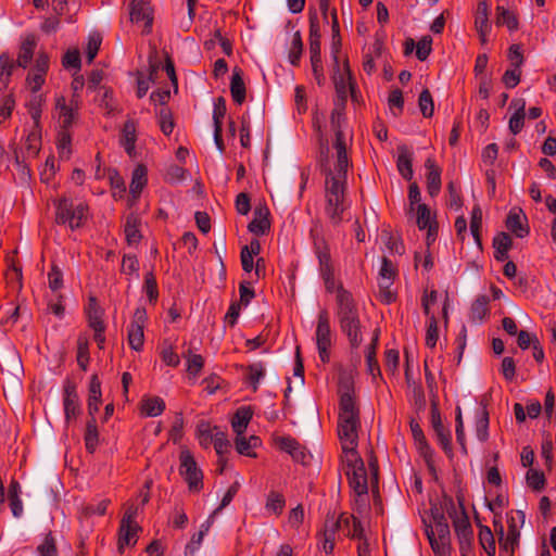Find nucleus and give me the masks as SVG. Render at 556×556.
<instances>
[{
	"label": "nucleus",
	"instance_id": "f257e3e1",
	"mask_svg": "<svg viewBox=\"0 0 556 556\" xmlns=\"http://www.w3.org/2000/svg\"><path fill=\"white\" fill-rule=\"evenodd\" d=\"M344 115L339 109H334L330 115L331 127L336 134L334 149L337 151L336 175L332 174L328 164V140L324 137L320 125L314 122V126L319 136L320 159L319 164L321 172L326 175V206L325 213L330 223L334 226L339 225L343 219L344 206V184L349 167V157L346 153V144L342 131V123Z\"/></svg>",
	"mask_w": 556,
	"mask_h": 556
},
{
	"label": "nucleus",
	"instance_id": "f03ea898",
	"mask_svg": "<svg viewBox=\"0 0 556 556\" xmlns=\"http://www.w3.org/2000/svg\"><path fill=\"white\" fill-rule=\"evenodd\" d=\"M361 428L359 407L357 405L353 387L345 383L340 388L338 437L342 448L341 456L353 459L358 454V430Z\"/></svg>",
	"mask_w": 556,
	"mask_h": 556
},
{
	"label": "nucleus",
	"instance_id": "7ed1b4c3",
	"mask_svg": "<svg viewBox=\"0 0 556 556\" xmlns=\"http://www.w3.org/2000/svg\"><path fill=\"white\" fill-rule=\"evenodd\" d=\"M337 318L340 330L348 337L350 346L357 349L363 342L358 308L352 293L340 288L337 305Z\"/></svg>",
	"mask_w": 556,
	"mask_h": 556
},
{
	"label": "nucleus",
	"instance_id": "20e7f679",
	"mask_svg": "<svg viewBox=\"0 0 556 556\" xmlns=\"http://www.w3.org/2000/svg\"><path fill=\"white\" fill-rule=\"evenodd\" d=\"M432 525H426V535L435 556H450L451 531L442 506L438 502L431 503Z\"/></svg>",
	"mask_w": 556,
	"mask_h": 556
},
{
	"label": "nucleus",
	"instance_id": "39448f33",
	"mask_svg": "<svg viewBox=\"0 0 556 556\" xmlns=\"http://www.w3.org/2000/svg\"><path fill=\"white\" fill-rule=\"evenodd\" d=\"M55 223L66 225L72 230L81 228L88 219L89 206L84 201H74L72 198L61 197L54 202Z\"/></svg>",
	"mask_w": 556,
	"mask_h": 556
},
{
	"label": "nucleus",
	"instance_id": "423d86ee",
	"mask_svg": "<svg viewBox=\"0 0 556 556\" xmlns=\"http://www.w3.org/2000/svg\"><path fill=\"white\" fill-rule=\"evenodd\" d=\"M311 235L313 236L314 253L318 260V270L325 289L328 293L336 292V301L338 302L339 290L344 287L341 282L336 281L329 244L324 237L314 236L313 231H311Z\"/></svg>",
	"mask_w": 556,
	"mask_h": 556
},
{
	"label": "nucleus",
	"instance_id": "0eeeda50",
	"mask_svg": "<svg viewBox=\"0 0 556 556\" xmlns=\"http://www.w3.org/2000/svg\"><path fill=\"white\" fill-rule=\"evenodd\" d=\"M354 458L351 457L350 462V455L341 456V468L344 470L349 485L354 493L358 496L367 495L368 482L364 460L359 454H355Z\"/></svg>",
	"mask_w": 556,
	"mask_h": 556
},
{
	"label": "nucleus",
	"instance_id": "6e6552de",
	"mask_svg": "<svg viewBox=\"0 0 556 556\" xmlns=\"http://www.w3.org/2000/svg\"><path fill=\"white\" fill-rule=\"evenodd\" d=\"M179 473L188 484L189 491L199 493L203 489V472L198 467L197 462L188 450H182L179 454Z\"/></svg>",
	"mask_w": 556,
	"mask_h": 556
},
{
	"label": "nucleus",
	"instance_id": "1a4fd4ad",
	"mask_svg": "<svg viewBox=\"0 0 556 556\" xmlns=\"http://www.w3.org/2000/svg\"><path fill=\"white\" fill-rule=\"evenodd\" d=\"M315 339L320 361L324 364L329 363L330 348L332 345V331L327 309H321L318 313Z\"/></svg>",
	"mask_w": 556,
	"mask_h": 556
},
{
	"label": "nucleus",
	"instance_id": "9d476101",
	"mask_svg": "<svg viewBox=\"0 0 556 556\" xmlns=\"http://www.w3.org/2000/svg\"><path fill=\"white\" fill-rule=\"evenodd\" d=\"M457 501L460 507V517L453 520L455 533L459 541V548L463 556L470 551L473 541V531L464 507V498L458 495Z\"/></svg>",
	"mask_w": 556,
	"mask_h": 556
},
{
	"label": "nucleus",
	"instance_id": "9b49d317",
	"mask_svg": "<svg viewBox=\"0 0 556 556\" xmlns=\"http://www.w3.org/2000/svg\"><path fill=\"white\" fill-rule=\"evenodd\" d=\"M63 408L66 424L72 422L81 414L77 386L71 379H66L63 383Z\"/></svg>",
	"mask_w": 556,
	"mask_h": 556
},
{
	"label": "nucleus",
	"instance_id": "f8f14e48",
	"mask_svg": "<svg viewBox=\"0 0 556 556\" xmlns=\"http://www.w3.org/2000/svg\"><path fill=\"white\" fill-rule=\"evenodd\" d=\"M147 321V311L144 307H137L132 320L128 328V343L129 346L139 352L144 344L143 328Z\"/></svg>",
	"mask_w": 556,
	"mask_h": 556
},
{
	"label": "nucleus",
	"instance_id": "ddd939ff",
	"mask_svg": "<svg viewBox=\"0 0 556 556\" xmlns=\"http://www.w3.org/2000/svg\"><path fill=\"white\" fill-rule=\"evenodd\" d=\"M494 528L498 529V544L501 556H514L516 547L519 545L520 532L517 530L514 520L508 525L507 533L501 521L494 520Z\"/></svg>",
	"mask_w": 556,
	"mask_h": 556
},
{
	"label": "nucleus",
	"instance_id": "4468645a",
	"mask_svg": "<svg viewBox=\"0 0 556 556\" xmlns=\"http://www.w3.org/2000/svg\"><path fill=\"white\" fill-rule=\"evenodd\" d=\"M332 79L337 94L342 100L346 99L348 90H350L352 94L354 93L355 86L352 83V74L348 60L344 61L343 70H341L339 62L333 64Z\"/></svg>",
	"mask_w": 556,
	"mask_h": 556
},
{
	"label": "nucleus",
	"instance_id": "2eb2a0df",
	"mask_svg": "<svg viewBox=\"0 0 556 556\" xmlns=\"http://www.w3.org/2000/svg\"><path fill=\"white\" fill-rule=\"evenodd\" d=\"M506 227L517 238H525L529 235L528 218L520 207H513L506 217Z\"/></svg>",
	"mask_w": 556,
	"mask_h": 556
},
{
	"label": "nucleus",
	"instance_id": "dca6fc26",
	"mask_svg": "<svg viewBox=\"0 0 556 556\" xmlns=\"http://www.w3.org/2000/svg\"><path fill=\"white\" fill-rule=\"evenodd\" d=\"M130 21L132 23L144 22L146 33H150L153 23L152 10L147 0H131Z\"/></svg>",
	"mask_w": 556,
	"mask_h": 556
},
{
	"label": "nucleus",
	"instance_id": "f3484780",
	"mask_svg": "<svg viewBox=\"0 0 556 556\" xmlns=\"http://www.w3.org/2000/svg\"><path fill=\"white\" fill-rule=\"evenodd\" d=\"M279 448L291 455L293 460L306 465L309 462L311 455L303 447L299 441L291 437H283L278 440Z\"/></svg>",
	"mask_w": 556,
	"mask_h": 556
},
{
	"label": "nucleus",
	"instance_id": "a211bd4d",
	"mask_svg": "<svg viewBox=\"0 0 556 556\" xmlns=\"http://www.w3.org/2000/svg\"><path fill=\"white\" fill-rule=\"evenodd\" d=\"M425 167L427 170V174H426L427 191L430 197L434 198L440 193V190H441L442 170L437 165L435 160L431 156L427 157V160L425 161Z\"/></svg>",
	"mask_w": 556,
	"mask_h": 556
},
{
	"label": "nucleus",
	"instance_id": "6ab92c4d",
	"mask_svg": "<svg viewBox=\"0 0 556 556\" xmlns=\"http://www.w3.org/2000/svg\"><path fill=\"white\" fill-rule=\"evenodd\" d=\"M475 26L479 34L481 43L485 45L491 31V24L489 22V4L485 0L480 1L477 5Z\"/></svg>",
	"mask_w": 556,
	"mask_h": 556
},
{
	"label": "nucleus",
	"instance_id": "aec40b11",
	"mask_svg": "<svg viewBox=\"0 0 556 556\" xmlns=\"http://www.w3.org/2000/svg\"><path fill=\"white\" fill-rule=\"evenodd\" d=\"M432 427L437 435L438 443L441 445L444 453L450 458L453 457L451 431L443 426L440 414L437 412L432 413Z\"/></svg>",
	"mask_w": 556,
	"mask_h": 556
},
{
	"label": "nucleus",
	"instance_id": "412c9836",
	"mask_svg": "<svg viewBox=\"0 0 556 556\" xmlns=\"http://www.w3.org/2000/svg\"><path fill=\"white\" fill-rule=\"evenodd\" d=\"M308 22H309V54L311 56L320 55V25L317 12L315 10H309L308 12Z\"/></svg>",
	"mask_w": 556,
	"mask_h": 556
},
{
	"label": "nucleus",
	"instance_id": "4be33fe9",
	"mask_svg": "<svg viewBox=\"0 0 556 556\" xmlns=\"http://www.w3.org/2000/svg\"><path fill=\"white\" fill-rule=\"evenodd\" d=\"M339 518L341 531L344 535L357 540L364 539V528L358 518L348 514H341Z\"/></svg>",
	"mask_w": 556,
	"mask_h": 556
},
{
	"label": "nucleus",
	"instance_id": "5701e85b",
	"mask_svg": "<svg viewBox=\"0 0 556 556\" xmlns=\"http://www.w3.org/2000/svg\"><path fill=\"white\" fill-rule=\"evenodd\" d=\"M397 160L396 167L401 176L405 180H412L414 170H413V152L408 149L407 146L402 144L397 147Z\"/></svg>",
	"mask_w": 556,
	"mask_h": 556
},
{
	"label": "nucleus",
	"instance_id": "b1692460",
	"mask_svg": "<svg viewBox=\"0 0 556 556\" xmlns=\"http://www.w3.org/2000/svg\"><path fill=\"white\" fill-rule=\"evenodd\" d=\"M268 215L267 207H256L254 210V218L248 225L249 231L255 236L265 235L270 228Z\"/></svg>",
	"mask_w": 556,
	"mask_h": 556
},
{
	"label": "nucleus",
	"instance_id": "393cba45",
	"mask_svg": "<svg viewBox=\"0 0 556 556\" xmlns=\"http://www.w3.org/2000/svg\"><path fill=\"white\" fill-rule=\"evenodd\" d=\"M55 106L59 110V123L61 129H68L73 124L78 105L76 106L75 102L72 101L68 105L66 104L64 97H59L56 99Z\"/></svg>",
	"mask_w": 556,
	"mask_h": 556
},
{
	"label": "nucleus",
	"instance_id": "a878e982",
	"mask_svg": "<svg viewBox=\"0 0 556 556\" xmlns=\"http://www.w3.org/2000/svg\"><path fill=\"white\" fill-rule=\"evenodd\" d=\"M230 93L232 100L237 104H242L245 101L247 89L243 80V72L240 67L236 66L232 70L231 81H230Z\"/></svg>",
	"mask_w": 556,
	"mask_h": 556
},
{
	"label": "nucleus",
	"instance_id": "bb28decb",
	"mask_svg": "<svg viewBox=\"0 0 556 556\" xmlns=\"http://www.w3.org/2000/svg\"><path fill=\"white\" fill-rule=\"evenodd\" d=\"M417 226L420 230L428 229L427 240H434L437 236V224L431 223V213L426 204H418L417 206Z\"/></svg>",
	"mask_w": 556,
	"mask_h": 556
},
{
	"label": "nucleus",
	"instance_id": "cd10ccee",
	"mask_svg": "<svg viewBox=\"0 0 556 556\" xmlns=\"http://www.w3.org/2000/svg\"><path fill=\"white\" fill-rule=\"evenodd\" d=\"M37 46V38L34 34L27 35L21 43L17 55V65L26 68L33 60Z\"/></svg>",
	"mask_w": 556,
	"mask_h": 556
},
{
	"label": "nucleus",
	"instance_id": "c85d7f7f",
	"mask_svg": "<svg viewBox=\"0 0 556 556\" xmlns=\"http://www.w3.org/2000/svg\"><path fill=\"white\" fill-rule=\"evenodd\" d=\"M253 417V409L251 406H241L239 407L232 419H231V428L237 435L244 434L248 425L250 424Z\"/></svg>",
	"mask_w": 556,
	"mask_h": 556
},
{
	"label": "nucleus",
	"instance_id": "c756f323",
	"mask_svg": "<svg viewBox=\"0 0 556 556\" xmlns=\"http://www.w3.org/2000/svg\"><path fill=\"white\" fill-rule=\"evenodd\" d=\"M141 528L138 523H129L121 521L118 530V549H123L124 546L132 545L137 542L138 532Z\"/></svg>",
	"mask_w": 556,
	"mask_h": 556
},
{
	"label": "nucleus",
	"instance_id": "7c9ffc66",
	"mask_svg": "<svg viewBox=\"0 0 556 556\" xmlns=\"http://www.w3.org/2000/svg\"><path fill=\"white\" fill-rule=\"evenodd\" d=\"M141 220L138 215L131 213L126 217V222L124 225V232L126 237V241L129 245L137 244L141 240L140 232Z\"/></svg>",
	"mask_w": 556,
	"mask_h": 556
},
{
	"label": "nucleus",
	"instance_id": "2f4dec72",
	"mask_svg": "<svg viewBox=\"0 0 556 556\" xmlns=\"http://www.w3.org/2000/svg\"><path fill=\"white\" fill-rule=\"evenodd\" d=\"M22 488L17 480H11L8 490V500L11 511L15 518H20L23 515V503L21 500Z\"/></svg>",
	"mask_w": 556,
	"mask_h": 556
},
{
	"label": "nucleus",
	"instance_id": "473e14b6",
	"mask_svg": "<svg viewBox=\"0 0 556 556\" xmlns=\"http://www.w3.org/2000/svg\"><path fill=\"white\" fill-rule=\"evenodd\" d=\"M147 173V167L142 164L137 165L132 170L129 192L134 199H137L146 187L148 182Z\"/></svg>",
	"mask_w": 556,
	"mask_h": 556
},
{
	"label": "nucleus",
	"instance_id": "72a5a7b5",
	"mask_svg": "<svg viewBox=\"0 0 556 556\" xmlns=\"http://www.w3.org/2000/svg\"><path fill=\"white\" fill-rule=\"evenodd\" d=\"M136 141V123L132 119H128L125 122L124 127L122 129L121 144L124 147L125 151L130 156L135 152Z\"/></svg>",
	"mask_w": 556,
	"mask_h": 556
},
{
	"label": "nucleus",
	"instance_id": "f704fd0d",
	"mask_svg": "<svg viewBox=\"0 0 556 556\" xmlns=\"http://www.w3.org/2000/svg\"><path fill=\"white\" fill-rule=\"evenodd\" d=\"M85 446L88 453L96 452L99 445V431L96 418H88L86 422V430L84 434Z\"/></svg>",
	"mask_w": 556,
	"mask_h": 556
},
{
	"label": "nucleus",
	"instance_id": "c9c22d12",
	"mask_svg": "<svg viewBox=\"0 0 556 556\" xmlns=\"http://www.w3.org/2000/svg\"><path fill=\"white\" fill-rule=\"evenodd\" d=\"M245 379L252 390L255 392L258 389L261 380L265 377L266 369L262 362L253 363L245 368Z\"/></svg>",
	"mask_w": 556,
	"mask_h": 556
},
{
	"label": "nucleus",
	"instance_id": "e433bc0d",
	"mask_svg": "<svg viewBox=\"0 0 556 556\" xmlns=\"http://www.w3.org/2000/svg\"><path fill=\"white\" fill-rule=\"evenodd\" d=\"M165 410V402L159 396L142 400L141 412L148 417L160 416Z\"/></svg>",
	"mask_w": 556,
	"mask_h": 556
},
{
	"label": "nucleus",
	"instance_id": "4c0bfd02",
	"mask_svg": "<svg viewBox=\"0 0 556 556\" xmlns=\"http://www.w3.org/2000/svg\"><path fill=\"white\" fill-rule=\"evenodd\" d=\"M496 25L506 26L508 30L518 29L519 23L517 16L503 5L496 7Z\"/></svg>",
	"mask_w": 556,
	"mask_h": 556
},
{
	"label": "nucleus",
	"instance_id": "58836bf2",
	"mask_svg": "<svg viewBox=\"0 0 556 556\" xmlns=\"http://www.w3.org/2000/svg\"><path fill=\"white\" fill-rule=\"evenodd\" d=\"M77 364L84 371L88 369L89 357V340L86 334H79L77 338Z\"/></svg>",
	"mask_w": 556,
	"mask_h": 556
},
{
	"label": "nucleus",
	"instance_id": "ea45409f",
	"mask_svg": "<svg viewBox=\"0 0 556 556\" xmlns=\"http://www.w3.org/2000/svg\"><path fill=\"white\" fill-rule=\"evenodd\" d=\"M479 543L488 556H494L496 553L495 539L488 526H479Z\"/></svg>",
	"mask_w": 556,
	"mask_h": 556
},
{
	"label": "nucleus",
	"instance_id": "a19ab883",
	"mask_svg": "<svg viewBox=\"0 0 556 556\" xmlns=\"http://www.w3.org/2000/svg\"><path fill=\"white\" fill-rule=\"evenodd\" d=\"M14 68V62L8 53L0 55V90L8 87L12 72Z\"/></svg>",
	"mask_w": 556,
	"mask_h": 556
},
{
	"label": "nucleus",
	"instance_id": "79ce46f5",
	"mask_svg": "<svg viewBox=\"0 0 556 556\" xmlns=\"http://www.w3.org/2000/svg\"><path fill=\"white\" fill-rule=\"evenodd\" d=\"M72 137L67 129H61L58 135L56 149L61 160H68L72 154Z\"/></svg>",
	"mask_w": 556,
	"mask_h": 556
},
{
	"label": "nucleus",
	"instance_id": "37998d69",
	"mask_svg": "<svg viewBox=\"0 0 556 556\" xmlns=\"http://www.w3.org/2000/svg\"><path fill=\"white\" fill-rule=\"evenodd\" d=\"M286 506L285 496L281 493L270 491L267 495L265 508L268 511L274 513L279 516L282 514L283 508Z\"/></svg>",
	"mask_w": 556,
	"mask_h": 556
},
{
	"label": "nucleus",
	"instance_id": "c03bdc74",
	"mask_svg": "<svg viewBox=\"0 0 556 556\" xmlns=\"http://www.w3.org/2000/svg\"><path fill=\"white\" fill-rule=\"evenodd\" d=\"M214 448L216 454L219 456V463H223V455L229 452L231 444L227 439L226 433L220 431L217 426L214 427Z\"/></svg>",
	"mask_w": 556,
	"mask_h": 556
},
{
	"label": "nucleus",
	"instance_id": "a18cd8bd",
	"mask_svg": "<svg viewBox=\"0 0 556 556\" xmlns=\"http://www.w3.org/2000/svg\"><path fill=\"white\" fill-rule=\"evenodd\" d=\"M489 298L486 295L478 296L471 305L470 314L473 320H482L489 313Z\"/></svg>",
	"mask_w": 556,
	"mask_h": 556
},
{
	"label": "nucleus",
	"instance_id": "49530a36",
	"mask_svg": "<svg viewBox=\"0 0 556 556\" xmlns=\"http://www.w3.org/2000/svg\"><path fill=\"white\" fill-rule=\"evenodd\" d=\"M110 502L111 501L109 498H102L99 502H97L96 504L89 503V504L85 505L84 507H81L80 513L83 516H85L87 518L91 517V516H103L106 513Z\"/></svg>",
	"mask_w": 556,
	"mask_h": 556
},
{
	"label": "nucleus",
	"instance_id": "de8ad7c7",
	"mask_svg": "<svg viewBox=\"0 0 556 556\" xmlns=\"http://www.w3.org/2000/svg\"><path fill=\"white\" fill-rule=\"evenodd\" d=\"M187 175V169L179 165L172 164L166 168L164 173V180L170 185H176L185 180Z\"/></svg>",
	"mask_w": 556,
	"mask_h": 556
},
{
	"label": "nucleus",
	"instance_id": "09e8293b",
	"mask_svg": "<svg viewBox=\"0 0 556 556\" xmlns=\"http://www.w3.org/2000/svg\"><path fill=\"white\" fill-rule=\"evenodd\" d=\"M302 52H303V41H302L301 33L298 30L293 35L291 48H290L289 55H288L289 62L293 66H298L300 64Z\"/></svg>",
	"mask_w": 556,
	"mask_h": 556
},
{
	"label": "nucleus",
	"instance_id": "8fccbe9b",
	"mask_svg": "<svg viewBox=\"0 0 556 556\" xmlns=\"http://www.w3.org/2000/svg\"><path fill=\"white\" fill-rule=\"evenodd\" d=\"M526 481L530 489L535 492L544 490L546 479L543 471L530 469L526 475Z\"/></svg>",
	"mask_w": 556,
	"mask_h": 556
},
{
	"label": "nucleus",
	"instance_id": "3c124183",
	"mask_svg": "<svg viewBox=\"0 0 556 556\" xmlns=\"http://www.w3.org/2000/svg\"><path fill=\"white\" fill-rule=\"evenodd\" d=\"M184 357L187 359L188 374L197 377L204 366V358L200 354L192 353L190 350L184 355Z\"/></svg>",
	"mask_w": 556,
	"mask_h": 556
},
{
	"label": "nucleus",
	"instance_id": "603ef678",
	"mask_svg": "<svg viewBox=\"0 0 556 556\" xmlns=\"http://www.w3.org/2000/svg\"><path fill=\"white\" fill-rule=\"evenodd\" d=\"M418 105L424 117H431L434 112L433 99L428 89H424L418 98Z\"/></svg>",
	"mask_w": 556,
	"mask_h": 556
},
{
	"label": "nucleus",
	"instance_id": "864d4df0",
	"mask_svg": "<svg viewBox=\"0 0 556 556\" xmlns=\"http://www.w3.org/2000/svg\"><path fill=\"white\" fill-rule=\"evenodd\" d=\"M159 65L157 64H151L150 65V74L148 78H144L142 73H137V97L139 99L143 98L148 90H149V80L153 79L154 74L157 71Z\"/></svg>",
	"mask_w": 556,
	"mask_h": 556
},
{
	"label": "nucleus",
	"instance_id": "5fc2aeb1",
	"mask_svg": "<svg viewBox=\"0 0 556 556\" xmlns=\"http://www.w3.org/2000/svg\"><path fill=\"white\" fill-rule=\"evenodd\" d=\"M157 116L162 132L165 136H169L173 132L175 126L170 110L168 108H162L159 111Z\"/></svg>",
	"mask_w": 556,
	"mask_h": 556
},
{
	"label": "nucleus",
	"instance_id": "6e6d98bb",
	"mask_svg": "<svg viewBox=\"0 0 556 556\" xmlns=\"http://www.w3.org/2000/svg\"><path fill=\"white\" fill-rule=\"evenodd\" d=\"M419 455L424 458L429 471L435 472V466L433 460L434 452L429 445L428 441H422L416 444Z\"/></svg>",
	"mask_w": 556,
	"mask_h": 556
},
{
	"label": "nucleus",
	"instance_id": "4d7b16f0",
	"mask_svg": "<svg viewBox=\"0 0 556 556\" xmlns=\"http://www.w3.org/2000/svg\"><path fill=\"white\" fill-rule=\"evenodd\" d=\"M140 264L136 255L125 254L122 262V273L126 275H135L139 278Z\"/></svg>",
	"mask_w": 556,
	"mask_h": 556
},
{
	"label": "nucleus",
	"instance_id": "13d9d810",
	"mask_svg": "<svg viewBox=\"0 0 556 556\" xmlns=\"http://www.w3.org/2000/svg\"><path fill=\"white\" fill-rule=\"evenodd\" d=\"M214 428H211L208 424H201L198 426V439L202 447L208 448L211 443L214 442Z\"/></svg>",
	"mask_w": 556,
	"mask_h": 556
},
{
	"label": "nucleus",
	"instance_id": "bf43d9fd",
	"mask_svg": "<svg viewBox=\"0 0 556 556\" xmlns=\"http://www.w3.org/2000/svg\"><path fill=\"white\" fill-rule=\"evenodd\" d=\"M37 552L40 556H58L55 540L51 532L46 534L42 543L38 545Z\"/></svg>",
	"mask_w": 556,
	"mask_h": 556
},
{
	"label": "nucleus",
	"instance_id": "052dcab7",
	"mask_svg": "<svg viewBox=\"0 0 556 556\" xmlns=\"http://www.w3.org/2000/svg\"><path fill=\"white\" fill-rule=\"evenodd\" d=\"M476 435L481 442H485L489 439V413L486 409L482 410L481 417L477 420Z\"/></svg>",
	"mask_w": 556,
	"mask_h": 556
},
{
	"label": "nucleus",
	"instance_id": "680f3d73",
	"mask_svg": "<svg viewBox=\"0 0 556 556\" xmlns=\"http://www.w3.org/2000/svg\"><path fill=\"white\" fill-rule=\"evenodd\" d=\"M377 350L375 345H368L366 351V364L368 372L375 378L376 376H381V370L379 363L377 361Z\"/></svg>",
	"mask_w": 556,
	"mask_h": 556
},
{
	"label": "nucleus",
	"instance_id": "e2e57ef3",
	"mask_svg": "<svg viewBox=\"0 0 556 556\" xmlns=\"http://www.w3.org/2000/svg\"><path fill=\"white\" fill-rule=\"evenodd\" d=\"M381 237L390 252L397 254L404 253V244L399 237L392 235L389 231H382Z\"/></svg>",
	"mask_w": 556,
	"mask_h": 556
},
{
	"label": "nucleus",
	"instance_id": "0e129e2a",
	"mask_svg": "<svg viewBox=\"0 0 556 556\" xmlns=\"http://www.w3.org/2000/svg\"><path fill=\"white\" fill-rule=\"evenodd\" d=\"M101 42H102V38H101L100 34L94 33V34L89 35L87 49H86V56H87L88 63L93 62L94 58L97 56V54L99 52Z\"/></svg>",
	"mask_w": 556,
	"mask_h": 556
},
{
	"label": "nucleus",
	"instance_id": "69168bd1",
	"mask_svg": "<svg viewBox=\"0 0 556 556\" xmlns=\"http://www.w3.org/2000/svg\"><path fill=\"white\" fill-rule=\"evenodd\" d=\"M143 288H144V291L147 293V296H148L150 303H155L159 298V289H157L156 279L154 277L153 273H148L144 276Z\"/></svg>",
	"mask_w": 556,
	"mask_h": 556
},
{
	"label": "nucleus",
	"instance_id": "338daca9",
	"mask_svg": "<svg viewBox=\"0 0 556 556\" xmlns=\"http://www.w3.org/2000/svg\"><path fill=\"white\" fill-rule=\"evenodd\" d=\"M15 108V100L12 94L3 96L0 99V124L11 117Z\"/></svg>",
	"mask_w": 556,
	"mask_h": 556
},
{
	"label": "nucleus",
	"instance_id": "774afa93",
	"mask_svg": "<svg viewBox=\"0 0 556 556\" xmlns=\"http://www.w3.org/2000/svg\"><path fill=\"white\" fill-rule=\"evenodd\" d=\"M431 36H424L416 45V56L419 61H425L432 51Z\"/></svg>",
	"mask_w": 556,
	"mask_h": 556
}]
</instances>
